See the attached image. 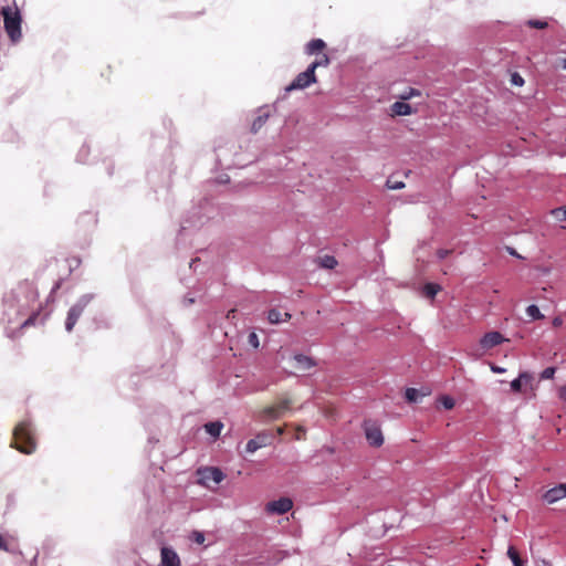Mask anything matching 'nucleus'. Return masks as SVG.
Returning a JSON list of instances; mask_svg holds the SVG:
<instances>
[{"instance_id":"51","label":"nucleus","mask_w":566,"mask_h":566,"mask_svg":"<svg viewBox=\"0 0 566 566\" xmlns=\"http://www.w3.org/2000/svg\"><path fill=\"white\" fill-rule=\"evenodd\" d=\"M38 557H39V553H36V554L33 556V558H32V560H31V563H30V564H31V566H36Z\"/></svg>"},{"instance_id":"8","label":"nucleus","mask_w":566,"mask_h":566,"mask_svg":"<svg viewBox=\"0 0 566 566\" xmlns=\"http://www.w3.org/2000/svg\"><path fill=\"white\" fill-rule=\"evenodd\" d=\"M272 439H273V437L271 433H269L266 431H262L247 442L245 452L254 453L259 449L271 444Z\"/></svg>"},{"instance_id":"41","label":"nucleus","mask_w":566,"mask_h":566,"mask_svg":"<svg viewBox=\"0 0 566 566\" xmlns=\"http://www.w3.org/2000/svg\"><path fill=\"white\" fill-rule=\"evenodd\" d=\"M195 302H196V298L190 293L185 295L182 298V304L185 306H190V305L195 304Z\"/></svg>"},{"instance_id":"33","label":"nucleus","mask_w":566,"mask_h":566,"mask_svg":"<svg viewBox=\"0 0 566 566\" xmlns=\"http://www.w3.org/2000/svg\"><path fill=\"white\" fill-rule=\"evenodd\" d=\"M556 367L554 366H549V367H546L545 369L542 370V373L539 374V378L542 380H546V379H553L554 376H555V373H556Z\"/></svg>"},{"instance_id":"14","label":"nucleus","mask_w":566,"mask_h":566,"mask_svg":"<svg viewBox=\"0 0 566 566\" xmlns=\"http://www.w3.org/2000/svg\"><path fill=\"white\" fill-rule=\"evenodd\" d=\"M293 361L294 367L300 371H307L317 365L312 357L304 354H295L293 356Z\"/></svg>"},{"instance_id":"9","label":"nucleus","mask_w":566,"mask_h":566,"mask_svg":"<svg viewBox=\"0 0 566 566\" xmlns=\"http://www.w3.org/2000/svg\"><path fill=\"white\" fill-rule=\"evenodd\" d=\"M293 507V502L290 497H280L266 504V512L271 514L282 515L287 513Z\"/></svg>"},{"instance_id":"54","label":"nucleus","mask_w":566,"mask_h":566,"mask_svg":"<svg viewBox=\"0 0 566 566\" xmlns=\"http://www.w3.org/2000/svg\"><path fill=\"white\" fill-rule=\"evenodd\" d=\"M563 66L566 69V59L563 60Z\"/></svg>"},{"instance_id":"48","label":"nucleus","mask_w":566,"mask_h":566,"mask_svg":"<svg viewBox=\"0 0 566 566\" xmlns=\"http://www.w3.org/2000/svg\"><path fill=\"white\" fill-rule=\"evenodd\" d=\"M536 566H552L551 563L546 559H538L536 562Z\"/></svg>"},{"instance_id":"10","label":"nucleus","mask_w":566,"mask_h":566,"mask_svg":"<svg viewBox=\"0 0 566 566\" xmlns=\"http://www.w3.org/2000/svg\"><path fill=\"white\" fill-rule=\"evenodd\" d=\"M505 340L506 339H505V337L503 336L502 333H500L497 331H492V332L485 333L481 337L480 345L484 349H490V348H493V347H495L497 345H501Z\"/></svg>"},{"instance_id":"6","label":"nucleus","mask_w":566,"mask_h":566,"mask_svg":"<svg viewBox=\"0 0 566 566\" xmlns=\"http://www.w3.org/2000/svg\"><path fill=\"white\" fill-rule=\"evenodd\" d=\"M363 430L370 447L379 448L384 444V434L377 421L371 419L364 420Z\"/></svg>"},{"instance_id":"13","label":"nucleus","mask_w":566,"mask_h":566,"mask_svg":"<svg viewBox=\"0 0 566 566\" xmlns=\"http://www.w3.org/2000/svg\"><path fill=\"white\" fill-rule=\"evenodd\" d=\"M158 566H181L180 558L171 547H163L161 560Z\"/></svg>"},{"instance_id":"16","label":"nucleus","mask_w":566,"mask_h":566,"mask_svg":"<svg viewBox=\"0 0 566 566\" xmlns=\"http://www.w3.org/2000/svg\"><path fill=\"white\" fill-rule=\"evenodd\" d=\"M202 479L211 480L216 484H220L226 479V474L218 467H208V468H205L202 471Z\"/></svg>"},{"instance_id":"37","label":"nucleus","mask_w":566,"mask_h":566,"mask_svg":"<svg viewBox=\"0 0 566 566\" xmlns=\"http://www.w3.org/2000/svg\"><path fill=\"white\" fill-rule=\"evenodd\" d=\"M386 186L388 189L399 190L405 187V182L403 181H392L391 179H388L386 182Z\"/></svg>"},{"instance_id":"40","label":"nucleus","mask_w":566,"mask_h":566,"mask_svg":"<svg viewBox=\"0 0 566 566\" xmlns=\"http://www.w3.org/2000/svg\"><path fill=\"white\" fill-rule=\"evenodd\" d=\"M512 84L522 86L524 84V78L518 74L514 73L511 78Z\"/></svg>"},{"instance_id":"7","label":"nucleus","mask_w":566,"mask_h":566,"mask_svg":"<svg viewBox=\"0 0 566 566\" xmlns=\"http://www.w3.org/2000/svg\"><path fill=\"white\" fill-rule=\"evenodd\" d=\"M312 84L308 82L306 75L304 72L298 73L295 78L284 88V94L279 97L274 104L273 107L276 109L277 105L283 101L289 93L296 90H305L310 87Z\"/></svg>"},{"instance_id":"12","label":"nucleus","mask_w":566,"mask_h":566,"mask_svg":"<svg viewBox=\"0 0 566 566\" xmlns=\"http://www.w3.org/2000/svg\"><path fill=\"white\" fill-rule=\"evenodd\" d=\"M533 380V376L530 371H521L516 378L510 382L512 392L520 394L523 391V387Z\"/></svg>"},{"instance_id":"39","label":"nucleus","mask_w":566,"mask_h":566,"mask_svg":"<svg viewBox=\"0 0 566 566\" xmlns=\"http://www.w3.org/2000/svg\"><path fill=\"white\" fill-rule=\"evenodd\" d=\"M418 95H420V92L417 88L410 87L409 91L407 93H403L400 97L401 99L405 101Z\"/></svg>"},{"instance_id":"2","label":"nucleus","mask_w":566,"mask_h":566,"mask_svg":"<svg viewBox=\"0 0 566 566\" xmlns=\"http://www.w3.org/2000/svg\"><path fill=\"white\" fill-rule=\"evenodd\" d=\"M0 14L3 17L4 31L8 34L12 44H17L22 39V14L13 0V6H4L0 10Z\"/></svg>"},{"instance_id":"46","label":"nucleus","mask_w":566,"mask_h":566,"mask_svg":"<svg viewBox=\"0 0 566 566\" xmlns=\"http://www.w3.org/2000/svg\"><path fill=\"white\" fill-rule=\"evenodd\" d=\"M195 541L198 543V544H202L203 541H205V535L200 532H196L195 533Z\"/></svg>"},{"instance_id":"18","label":"nucleus","mask_w":566,"mask_h":566,"mask_svg":"<svg viewBox=\"0 0 566 566\" xmlns=\"http://www.w3.org/2000/svg\"><path fill=\"white\" fill-rule=\"evenodd\" d=\"M429 391L422 389H417L413 387H409L405 390V399L409 403H419L422 401V398L426 397Z\"/></svg>"},{"instance_id":"5","label":"nucleus","mask_w":566,"mask_h":566,"mask_svg":"<svg viewBox=\"0 0 566 566\" xmlns=\"http://www.w3.org/2000/svg\"><path fill=\"white\" fill-rule=\"evenodd\" d=\"M208 219V216L201 214L199 209L193 208L191 211H189L188 216L181 222L177 241H179L186 234L187 231L191 229H198L201 226H203Z\"/></svg>"},{"instance_id":"1","label":"nucleus","mask_w":566,"mask_h":566,"mask_svg":"<svg viewBox=\"0 0 566 566\" xmlns=\"http://www.w3.org/2000/svg\"><path fill=\"white\" fill-rule=\"evenodd\" d=\"M38 292L29 281L17 284L9 293L3 295L7 306L15 305L17 310L10 314V323H17L21 328L34 325L39 316V307L34 308Z\"/></svg>"},{"instance_id":"30","label":"nucleus","mask_w":566,"mask_h":566,"mask_svg":"<svg viewBox=\"0 0 566 566\" xmlns=\"http://www.w3.org/2000/svg\"><path fill=\"white\" fill-rule=\"evenodd\" d=\"M329 63H331V59L327 54H322V56H319L318 59L311 62V64L314 65L315 69H318L321 66L326 67L329 65Z\"/></svg>"},{"instance_id":"25","label":"nucleus","mask_w":566,"mask_h":566,"mask_svg":"<svg viewBox=\"0 0 566 566\" xmlns=\"http://www.w3.org/2000/svg\"><path fill=\"white\" fill-rule=\"evenodd\" d=\"M526 315L534 321L543 318L539 307L535 304H531L526 307Z\"/></svg>"},{"instance_id":"27","label":"nucleus","mask_w":566,"mask_h":566,"mask_svg":"<svg viewBox=\"0 0 566 566\" xmlns=\"http://www.w3.org/2000/svg\"><path fill=\"white\" fill-rule=\"evenodd\" d=\"M88 154H90V146L87 144H83L76 155V161L81 163V164H85Z\"/></svg>"},{"instance_id":"23","label":"nucleus","mask_w":566,"mask_h":566,"mask_svg":"<svg viewBox=\"0 0 566 566\" xmlns=\"http://www.w3.org/2000/svg\"><path fill=\"white\" fill-rule=\"evenodd\" d=\"M440 290L441 286L437 283L428 282L423 285V293L429 298H433Z\"/></svg>"},{"instance_id":"15","label":"nucleus","mask_w":566,"mask_h":566,"mask_svg":"<svg viewBox=\"0 0 566 566\" xmlns=\"http://www.w3.org/2000/svg\"><path fill=\"white\" fill-rule=\"evenodd\" d=\"M269 117H270L269 106L264 105V106L260 107L258 111V116L252 122L251 132L253 134H256L263 127V125L266 123Z\"/></svg>"},{"instance_id":"4","label":"nucleus","mask_w":566,"mask_h":566,"mask_svg":"<svg viewBox=\"0 0 566 566\" xmlns=\"http://www.w3.org/2000/svg\"><path fill=\"white\" fill-rule=\"evenodd\" d=\"M33 424L30 420L20 422L14 430L15 448L25 454H31L35 450L33 439Z\"/></svg>"},{"instance_id":"28","label":"nucleus","mask_w":566,"mask_h":566,"mask_svg":"<svg viewBox=\"0 0 566 566\" xmlns=\"http://www.w3.org/2000/svg\"><path fill=\"white\" fill-rule=\"evenodd\" d=\"M525 24L533 29H545L548 27L547 21L541 19H528Z\"/></svg>"},{"instance_id":"34","label":"nucleus","mask_w":566,"mask_h":566,"mask_svg":"<svg viewBox=\"0 0 566 566\" xmlns=\"http://www.w3.org/2000/svg\"><path fill=\"white\" fill-rule=\"evenodd\" d=\"M2 306H3V311H2L1 321L7 322L8 324H11L9 312L13 313L14 310H17V306L15 305L7 306L3 302H2Z\"/></svg>"},{"instance_id":"20","label":"nucleus","mask_w":566,"mask_h":566,"mask_svg":"<svg viewBox=\"0 0 566 566\" xmlns=\"http://www.w3.org/2000/svg\"><path fill=\"white\" fill-rule=\"evenodd\" d=\"M205 431L212 437L213 439H217L220 437L221 431L223 429V423L220 420L209 421L205 423L203 426Z\"/></svg>"},{"instance_id":"24","label":"nucleus","mask_w":566,"mask_h":566,"mask_svg":"<svg viewBox=\"0 0 566 566\" xmlns=\"http://www.w3.org/2000/svg\"><path fill=\"white\" fill-rule=\"evenodd\" d=\"M319 264L322 268L333 270L337 265V260L333 255H324L319 258Z\"/></svg>"},{"instance_id":"47","label":"nucleus","mask_w":566,"mask_h":566,"mask_svg":"<svg viewBox=\"0 0 566 566\" xmlns=\"http://www.w3.org/2000/svg\"><path fill=\"white\" fill-rule=\"evenodd\" d=\"M199 262H200V259H199V258H195V259H192V260L190 261L189 266H190L191 269H195V270H196V269H197V263H199Z\"/></svg>"},{"instance_id":"36","label":"nucleus","mask_w":566,"mask_h":566,"mask_svg":"<svg viewBox=\"0 0 566 566\" xmlns=\"http://www.w3.org/2000/svg\"><path fill=\"white\" fill-rule=\"evenodd\" d=\"M553 214L560 221H566V206L553 210Z\"/></svg>"},{"instance_id":"49","label":"nucleus","mask_w":566,"mask_h":566,"mask_svg":"<svg viewBox=\"0 0 566 566\" xmlns=\"http://www.w3.org/2000/svg\"><path fill=\"white\" fill-rule=\"evenodd\" d=\"M0 549H4L7 551L8 547H7V543L6 541L3 539L2 535L0 534Z\"/></svg>"},{"instance_id":"45","label":"nucleus","mask_w":566,"mask_h":566,"mask_svg":"<svg viewBox=\"0 0 566 566\" xmlns=\"http://www.w3.org/2000/svg\"><path fill=\"white\" fill-rule=\"evenodd\" d=\"M506 251L509 252V254H510V255H512V256H514V258L523 259V256H522V255H520V254L517 253V251H516L514 248H512V247H506Z\"/></svg>"},{"instance_id":"42","label":"nucleus","mask_w":566,"mask_h":566,"mask_svg":"<svg viewBox=\"0 0 566 566\" xmlns=\"http://www.w3.org/2000/svg\"><path fill=\"white\" fill-rule=\"evenodd\" d=\"M450 254V250L448 249H439L437 251V258L439 260H444Z\"/></svg>"},{"instance_id":"26","label":"nucleus","mask_w":566,"mask_h":566,"mask_svg":"<svg viewBox=\"0 0 566 566\" xmlns=\"http://www.w3.org/2000/svg\"><path fill=\"white\" fill-rule=\"evenodd\" d=\"M507 556H509V558L511 559V562L513 563L514 566H518V565L525 563L520 557L518 553L516 552V549L513 546H510L507 548Z\"/></svg>"},{"instance_id":"44","label":"nucleus","mask_w":566,"mask_h":566,"mask_svg":"<svg viewBox=\"0 0 566 566\" xmlns=\"http://www.w3.org/2000/svg\"><path fill=\"white\" fill-rule=\"evenodd\" d=\"M558 398L566 402V385L558 388Z\"/></svg>"},{"instance_id":"11","label":"nucleus","mask_w":566,"mask_h":566,"mask_svg":"<svg viewBox=\"0 0 566 566\" xmlns=\"http://www.w3.org/2000/svg\"><path fill=\"white\" fill-rule=\"evenodd\" d=\"M563 499H565L563 483L554 485L542 495V500L546 504H554Z\"/></svg>"},{"instance_id":"31","label":"nucleus","mask_w":566,"mask_h":566,"mask_svg":"<svg viewBox=\"0 0 566 566\" xmlns=\"http://www.w3.org/2000/svg\"><path fill=\"white\" fill-rule=\"evenodd\" d=\"M216 150V160L221 168H230L232 163H226L222 155V148L218 147Z\"/></svg>"},{"instance_id":"53","label":"nucleus","mask_w":566,"mask_h":566,"mask_svg":"<svg viewBox=\"0 0 566 566\" xmlns=\"http://www.w3.org/2000/svg\"><path fill=\"white\" fill-rule=\"evenodd\" d=\"M563 486H564V495L566 497V482H563Z\"/></svg>"},{"instance_id":"22","label":"nucleus","mask_w":566,"mask_h":566,"mask_svg":"<svg viewBox=\"0 0 566 566\" xmlns=\"http://www.w3.org/2000/svg\"><path fill=\"white\" fill-rule=\"evenodd\" d=\"M78 223L87 227H95L97 223V217L91 211H85L78 217Z\"/></svg>"},{"instance_id":"35","label":"nucleus","mask_w":566,"mask_h":566,"mask_svg":"<svg viewBox=\"0 0 566 566\" xmlns=\"http://www.w3.org/2000/svg\"><path fill=\"white\" fill-rule=\"evenodd\" d=\"M248 344L253 348H259L260 342L255 331H251L248 335Z\"/></svg>"},{"instance_id":"32","label":"nucleus","mask_w":566,"mask_h":566,"mask_svg":"<svg viewBox=\"0 0 566 566\" xmlns=\"http://www.w3.org/2000/svg\"><path fill=\"white\" fill-rule=\"evenodd\" d=\"M308 80V82H311V84H315L317 82V77H316V69L314 65H312L311 63L308 64V66L306 67L305 71H303Z\"/></svg>"},{"instance_id":"50","label":"nucleus","mask_w":566,"mask_h":566,"mask_svg":"<svg viewBox=\"0 0 566 566\" xmlns=\"http://www.w3.org/2000/svg\"><path fill=\"white\" fill-rule=\"evenodd\" d=\"M230 181V178L228 176H224V177H219L218 179V182L219 184H226V182H229Z\"/></svg>"},{"instance_id":"43","label":"nucleus","mask_w":566,"mask_h":566,"mask_svg":"<svg viewBox=\"0 0 566 566\" xmlns=\"http://www.w3.org/2000/svg\"><path fill=\"white\" fill-rule=\"evenodd\" d=\"M490 368H491L492 373H494V374H503L506 371V368L497 366L495 364H491Z\"/></svg>"},{"instance_id":"38","label":"nucleus","mask_w":566,"mask_h":566,"mask_svg":"<svg viewBox=\"0 0 566 566\" xmlns=\"http://www.w3.org/2000/svg\"><path fill=\"white\" fill-rule=\"evenodd\" d=\"M63 283V279H59L52 286L51 291H50V294H49V300H54V294L56 293L57 290H60L61 285Z\"/></svg>"},{"instance_id":"52","label":"nucleus","mask_w":566,"mask_h":566,"mask_svg":"<svg viewBox=\"0 0 566 566\" xmlns=\"http://www.w3.org/2000/svg\"><path fill=\"white\" fill-rule=\"evenodd\" d=\"M107 174H108V176L113 175V167L112 166L107 167Z\"/></svg>"},{"instance_id":"17","label":"nucleus","mask_w":566,"mask_h":566,"mask_svg":"<svg viewBox=\"0 0 566 566\" xmlns=\"http://www.w3.org/2000/svg\"><path fill=\"white\" fill-rule=\"evenodd\" d=\"M415 112L412 106L409 103H406L403 99L396 101L390 106V113L395 116H408L411 115Z\"/></svg>"},{"instance_id":"21","label":"nucleus","mask_w":566,"mask_h":566,"mask_svg":"<svg viewBox=\"0 0 566 566\" xmlns=\"http://www.w3.org/2000/svg\"><path fill=\"white\" fill-rule=\"evenodd\" d=\"M326 48V43L324 40L322 39H313L311 40L310 42L306 43L305 45V53L307 55H313V54H316L318 52H321L322 50H324Z\"/></svg>"},{"instance_id":"19","label":"nucleus","mask_w":566,"mask_h":566,"mask_svg":"<svg viewBox=\"0 0 566 566\" xmlns=\"http://www.w3.org/2000/svg\"><path fill=\"white\" fill-rule=\"evenodd\" d=\"M266 318L271 324H280L289 321L291 318V314L289 312L282 313L279 308L273 307L268 311Z\"/></svg>"},{"instance_id":"29","label":"nucleus","mask_w":566,"mask_h":566,"mask_svg":"<svg viewBox=\"0 0 566 566\" xmlns=\"http://www.w3.org/2000/svg\"><path fill=\"white\" fill-rule=\"evenodd\" d=\"M439 402L441 403V406L446 409V410H451L454 405H455V401L454 399L451 397V396H448V395H443L439 398Z\"/></svg>"},{"instance_id":"3","label":"nucleus","mask_w":566,"mask_h":566,"mask_svg":"<svg viewBox=\"0 0 566 566\" xmlns=\"http://www.w3.org/2000/svg\"><path fill=\"white\" fill-rule=\"evenodd\" d=\"M95 293H84L70 306L64 322V328L67 333L73 332L85 308L95 300Z\"/></svg>"}]
</instances>
